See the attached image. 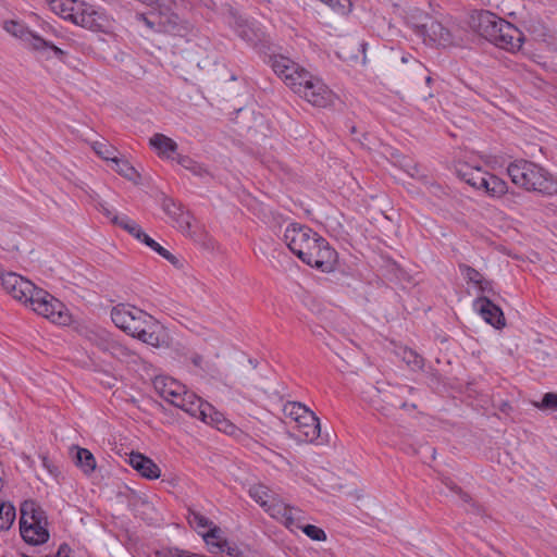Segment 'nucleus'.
Returning <instances> with one entry per match:
<instances>
[{"label": "nucleus", "mask_w": 557, "mask_h": 557, "mask_svg": "<svg viewBox=\"0 0 557 557\" xmlns=\"http://www.w3.org/2000/svg\"><path fill=\"white\" fill-rule=\"evenodd\" d=\"M112 223L122 227L131 236H133L135 239L143 243L147 247H149L151 250H153L159 256L164 258L176 269H182L184 267V262L178 257H176L171 251L162 247L154 239H152L148 234L144 232V230L137 222H135L127 215H114L112 218Z\"/></svg>", "instance_id": "obj_10"}, {"label": "nucleus", "mask_w": 557, "mask_h": 557, "mask_svg": "<svg viewBox=\"0 0 557 557\" xmlns=\"http://www.w3.org/2000/svg\"><path fill=\"white\" fill-rule=\"evenodd\" d=\"M414 32L423 38L424 42L447 47L454 44V36L450 30L441 22L425 16L420 24H414Z\"/></svg>", "instance_id": "obj_15"}, {"label": "nucleus", "mask_w": 557, "mask_h": 557, "mask_svg": "<svg viewBox=\"0 0 557 557\" xmlns=\"http://www.w3.org/2000/svg\"><path fill=\"white\" fill-rule=\"evenodd\" d=\"M15 520V508L10 503H0V530H8Z\"/></svg>", "instance_id": "obj_32"}, {"label": "nucleus", "mask_w": 557, "mask_h": 557, "mask_svg": "<svg viewBox=\"0 0 557 557\" xmlns=\"http://www.w3.org/2000/svg\"><path fill=\"white\" fill-rule=\"evenodd\" d=\"M408 174L412 177H416L418 175V168L417 165H411L408 170H407Z\"/></svg>", "instance_id": "obj_47"}, {"label": "nucleus", "mask_w": 557, "mask_h": 557, "mask_svg": "<svg viewBox=\"0 0 557 557\" xmlns=\"http://www.w3.org/2000/svg\"><path fill=\"white\" fill-rule=\"evenodd\" d=\"M154 391L166 401L175 407L181 408L185 413L195 418H212L216 413L214 407L198 397L191 392H187L186 387L177 380L158 375L153 380Z\"/></svg>", "instance_id": "obj_4"}, {"label": "nucleus", "mask_w": 557, "mask_h": 557, "mask_svg": "<svg viewBox=\"0 0 557 557\" xmlns=\"http://www.w3.org/2000/svg\"><path fill=\"white\" fill-rule=\"evenodd\" d=\"M473 308L486 323L491 324L495 329H503L506 325L503 310L487 296H479L473 301Z\"/></svg>", "instance_id": "obj_19"}, {"label": "nucleus", "mask_w": 557, "mask_h": 557, "mask_svg": "<svg viewBox=\"0 0 557 557\" xmlns=\"http://www.w3.org/2000/svg\"><path fill=\"white\" fill-rule=\"evenodd\" d=\"M284 240L302 262L322 272H332L337 263V252L317 232L306 225L289 224Z\"/></svg>", "instance_id": "obj_1"}, {"label": "nucleus", "mask_w": 557, "mask_h": 557, "mask_svg": "<svg viewBox=\"0 0 557 557\" xmlns=\"http://www.w3.org/2000/svg\"><path fill=\"white\" fill-rule=\"evenodd\" d=\"M210 425L231 436H238L242 432L232 420H210Z\"/></svg>", "instance_id": "obj_35"}, {"label": "nucleus", "mask_w": 557, "mask_h": 557, "mask_svg": "<svg viewBox=\"0 0 557 557\" xmlns=\"http://www.w3.org/2000/svg\"><path fill=\"white\" fill-rule=\"evenodd\" d=\"M511 182L527 191H536L544 195L557 193V183L554 177L539 164L528 160H516L507 168Z\"/></svg>", "instance_id": "obj_5"}, {"label": "nucleus", "mask_w": 557, "mask_h": 557, "mask_svg": "<svg viewBox=\"0 0 557 557\" xmlns=\"http://www.w3.org/2000/svg\"><path fill=\"white\" fill-rule=\"evenodd\" d=\"M401 360L413 371L422 370L424 366L423 358L410 348H403L399 352Z\"/></svg>", "instance_id": "obj_31"}, {"label": "nucleus", "mask_w": 557, "mask_h": 557, "mask_svg": "<svg viewBox=\"0 0 557 557\" xmlns=\"http://www.w3.org/2000/svg\"><path fill=\"white\" fill-rule=\"evenodd\" d=\"M272 67L274 72L283 79L285 85L297 95V88H305L307 81H310L313 77V75L310 74L306 69L301 67L289 58L283 55L274 58Z\"/></svg>", "instance_id": "obj_11"}, {"label": "nucleus", "mask_w": 557, "mask_h": 557, "mask_svg": "<svg viewBox=\"0 0 557 557\" xmlns=\"http://www.w3.org/2000/svg\"><path fill=\"white\" fill-rule=\"evenodd\" d=\"M187 557H203V556L199 555V554H190V553H188Z\"/></svg>", "instance_id": "obj_48"}, {"label": "nucleus", "mask_w": 557, "mask_h": 557, "mask_svg": "<svg viewBox=\"0 0 557 557\" xmlns=\"http://www.w3.org/2000/svg\"><path fill=\"white\" fill-rule=\"evenodd\" d=\"M194 222H195V219L188 211H185L178 218H176V220L173 221L174 226L181 233H183L185 236H188V237H194L196 234L195 230H194Z\"/></svg>", "instance_id": "obj_29"}, {"label": "nucleus", "mask_w": 557, "mask_h": 557, "mask_svg": "<svg viewBox=\"0 0 557 557\" xmlns=\"http://www.w3.org/2000/svg\"><path fill=\"white\" fill-rule=\"evenodd\" d=\"M535 407L540 409H548L557 411V393H546L541 403H535Z\"/></svg>", "instance_id": "obj_41"}, {"label": "nucleus", "mask_w": 557, "mask_h": 557, "mask_svg": "<svg viewBox=\"0 0 557 557\" xmlns=\"http://www.w3.org/2000/svg\"><path fill=\"white\" fill-rule=\"evenodd\" d=\"M29 307L39 315L59 325H67L72 321L71 313L63 302L48 292L38 288Z\"/></svg>", "instance_id": "obj_9"}, {"label": "nucleus", "mask_w": 557, "mask_h": 557, "mask_svg": "<svg viewBox=\"0 0 557 557\" xmlns=\"http://www.w3.org/2000/svg\"><path fill=\"white\" fill-rule=\"evenodd\" d=\"M0 282L8 295L25 306H29L38 290L29 280L14 272L1 273Z\"/></svg>", "instance_id": "obj_13"}, {"label": "nucleus", "mask_w": 557, "mask_h": 557, "mask_svg": "<svg viewBox=\"0 0 557 557\" xmlns=\"http://www.w3.org/2000/svg\"><path fill=\"white\" fill-rule=\"evenodd\" d=\"M470 26L481 37L511 52L518 51L524 40L523 34L515 25L490 11L472 13Z\"/></svg>", "instance_id": "obj_3"}, {"label": "nucleus", "mask_w": 557, "mask_h": 557, "mask_svg": "<svg viewBox=\"0 0 557 557\" xmlns=\"http://www.w3.org/2000/svg\"><path fill=\"white\" fill-rule=\"evenodd\" d=\"M69 21L92 32H104L109 27L108 17L92 5L82 0H74Z\"/></svg>", "instance_id": "obj_12"}, {"label": "nucleus", "mask_w": 557, "mask_h": 557, "mask_svg": "<svg viewBox=\"0 0 557 557\" xmlns=\"http://www.w3.org/2000/svg\"><path fill=\"white\" fill-rule=\"evenodd\" d=\"M168 556L169 557H187L188 552H185V550H182L178 548H173L168 552Z\"/></svg>", "instance_id": "obj_45"}, {"label": "nucleus", "mask_w": 557, "mask_h": 557, "mask_svg": "<svg viewBox=\"0 0 557 557\" xmlns=\"http://www.w3.org/2000/svg\"><path fill=\"white\" fill-rule=\"evenodd\" d=\"M4 29L13 35L14 37H17L18 39H21L23 42L26 38V35H28L29 33V29L26 28L24 25L20 24L18 22L16 21H8L4 23Z\"/></svg>", "instance_id": "obj_39"}, {"label": "nucleus", "mask_w": 557, "mask_h": 557, "mask_svg": "<svg viewBox=\"0 0 557 557\" xmlns=\"http://www.w3.org/2000/svg\"><path fill=\"white\" fill-rule=\"evenodd\" d=\"M161 206L162 210L168 214L169 218H171L172 222L185 212L181 205L176 203L173 199L168 197L163 198Z\"/></svg>", "instance_id": "obj_38"}, {"label": "nucleus", "mask_w": 557, "mask_h": 557, "mask_svg": "<svg viewBox=\"0 0 557 557\" xmlns=\"http://www.w3.org/2000/svg\"><path fill=\"white\" fill-rule=\"evenodd\" d=\"M459 270L463 277L467 280V282L473 284L478 288L479 293H493L492 282L485 280L478 270L467 264H460Z\"/></svg>", "instance_id": "obj_23"}, {"label": "nucleus", "mask_w": 557, "mask_h": 557, "mask_svg": "<svg viewBox=\"0 0 557 557\" xmlns=\"http://www.w3.org/2000/svg\"><path fill=\"white\" fill-rule=\"evenodd\" d=\"M87 341L102 354L124 363H138L139 355L106 331H90Z\"/></svg>", "instance_id": "obj_8"}, {"label": "nucleus", "mask_w": 557, "mask_h": 557, "mask_svg": "<svg viewBox=\"0 0 557 557\" xmlns=\"http://www.w3.org/2000/svg\"><path fill=\"white\" fill-rule=\"evenodd\" d=\"M20 533L29 545L38 546L48 542V520L46 512L34 500H25L21 505Z\"/></svg>", "instance_id": "obj_6"}, {"label": "nucleus", "mask_w": 557, "mask_h": 557, "mask_svg": "<svg viewBox=\"0 0 557 557\" xmlns=\"http://www.w3.org/2000/svg\"><path fill=\"white\" fill-rule=\"evenodd\" d=\"M141 18L148 27L153 28L154 25L157 24L158 32L170 34L173 36L185 37L189 35L194 29V26L189 22L182 20L174 12L160 13L158 15L157 22L150 21L145 16H141Z\"/></svg>", "instance_id": "obj_16"}, {"label": "nucleus", "mask_w": 557, "mask_h": 557, "mask_svg": "<svg viewBox=\"0 0 557 557\" xmlns=\"http://www.w3.org/2000/svg\"><path fill=\"white\" fill-rule=\"evenodd\" d=\"M425 73V66L410 54H404L394 66V77L404 86L413 85L422 78H425L426 83L430 84L432 78Z\"/></svg>", "instance_id": "obj_14"}, {"label": "nucleus", "mask_w": 557, "mask_h": 557, "mask_svg": "<svg viewBox=\"0 0 557 557\" xmlns=\"http://www.w3.org/2000/svg\"><path fill=\"white\" fill-rule=\"evenodd\" d=\"M201 536L211 553H223L225 546H227L228 541L224 536L223 531L214 524L207 532L201 533Z\"/></svg>", "instance_id": "obj_24"}, {"label": "nucleus", "mask_w": 557, "mask_h": 557, "mask_svg": "<svg viewBox=\"0 0 557 557\" xmlns=\"http://www.w3.org/2000/svg\"><path fill=\"white\" fill-rule=\"evenodd\" d=\"M101 212L108 218L110 219V221L112 222V218L114 215H116L112 210H110L109 208L104 207V206H101Z\"/></svg>", "instance_id": "obj_46"}, {"label": "nucleus", "mask_w": 557, "mask_h": 557, "mask_svg": "<svg viewBox=\"0 0 557 557\" xmlns=\"http://www.w3.org/2000/svg\"><path fill=\"white\" fill-rule=\"evenodd\" d=\"M479 190H484L492 197H502L508 191V185L504 180L487 172Z\"/></svg>", "instance_id": "obj_26"}, {"label": "nucleus", "mask_w": 557, "mask_h": 557, "mask_svg": "<svg viewBox=\"0 0 557 557\" xmlns=\"http://www.w3.org/2000/svg\"><path fill=\"white\" fill-rule=\"evenodd\" d=\"M342 359H343V362H346L347 364H349L348 360H346L344 358H342Z\"/></svg>", "instance_id": "obj_49"}, {"label": "nucleus", "mask_w": 557, "mask_h": 557, "mask_svg": "<svg viewBox=\"0 0 557 557\" xmlns=\"http://www.w3.org/2000/svg\"><path fill=\"white\" fill-rule=\"evenodd\" d=\"M149 144L157 151L158 156L168 159L172 158V154L177 150V144L163 134H154L149 139Z\"/></svg>", "instance_id": "obj_25"}, {"label": "nucleus", "mask_w": 557, "mask_h": 557, "mask_svg": "<svg viewBox=\"0 0 557 557\" xmlns=\"http://www.w3.org/2000/svg\"><path fill=\"white\" fill-rule=\"evenodd\" d=\"M298 89V96L314 107L325 108L334 102V94L318 77L313 76L307 81V85L302 89Z\"/></svg>", "instance_id": "obj_17"}, {"label": "nucleus", "mask_w": 557, "mask_h": 557, "mask_svg": "<svg viewBox=\"0 0 557 557\" xmlns=\"http://www.w3.org/2000/svg\"><path fill=\"white\" fill-rule=\"evenodd\" d=\"M188 522L189 524L197 530L200 534L203 533L201 530L206 528H211L213 525V522L210 521L208 518L202 516L198 511H189L188 513Z\"/></svg>", "instance_id": "obj_36"}, {"label": "nucleus", "mask_w": 557, "mask_h": 557, "mask_svg": "<svg viewBox=\"0 0 557 557\" xmlns=\"http://www.w3.org/2000/svg\"><path fill=\"white\" fill-rule=\"evenodd\" d=\"M447 486H448L451 491H454V492L458 493V494L460 495L461 499H462L465 503H469V502L471 500V497H470L467 493L462 492V491H461L457 485H455V484H447Z\"/></svg>", "instance_id": "obj_44"}, {"label": "nucleus", "mask_w": 557, "mask_h": 557, "mask_svg": "<svg viewBox=\"0 0 557 557\" xmlns=\"http://www.w3.org/2000/svg\"><path fill=\"white\" fill-rule=\"evenodd\" d=\"M76 463L85 473H90L96 468L94 455L86 448H77Z\"/></svg>", "instance_id": "obj_30"}, {"label": "nucleus", "mask_w": 557, "mask_h": 557, "mask_svg": "<svg viewBox=\"0 0 557 557\" xmlns=\"http://www.w3.org/2000/svg\"><path fill=\"white\" fill-rule=\"evenodd\" d=\"M113 163L115 164V171H117L127 180L136 181L139 177V174L137 173L135 168L128 163V161L123 159H116Z\"/></svg>", "instance_id": "obj_37"}, {"label": "nucleus", "mask_w": 557, "mask_h": 557, "mask_svg": "<svg viewBox=\"0 0 557 557\" xmlns=\"http://www.w3.org/2000/svg\"><path fill=\"white\" fill-rule=\"evenodd\" d=\"M299 513L300 511L298 509H296V511H294V517L298 523V527L297 525H294L290 530L294 531L295 529H301L302 532L308 536L310 537L311 540L313 541H325L326 540V534L325 532L319 528V527H315L313 524H307V525H301L299 523Z\"/></svg>", "instance_id": "obj_28"}, {"label": "nucleus", "mask_w": 557, "mask_h": 557, "mask_svg": "<svg viewBox=\"0 0 557 557\" xmlns=\"http://www.w3.org/2000/svg\"><path fill=\"white\" fill-rule=\"evenodd\" d=\"M282 410L286 418H305L306 416L318 418L314 411L299 401H287Z\"/></svg>", "instance_id": "obj_27"}, {"label": "nucleus", "mask_w": 557, "mask_h": 557, "mask_svg": "<svg viewBox=\"0 0 557 557\" xmlns=\"http://www.w3.org/2000/svg\"><path fill=\"white\" fill-rule=\"evenodd\" d=\"M128 461L129 465L146 479L156 480L161 475V470L157 463L139 453H131Z\"/></svg>", "instance_id": "obj_20"}, {"label": "nucleus", "mask_w": 557, "mask_h": 557, "mask_svg": "<svg viewBox=\"0 0 557 557\" xmlns=\"http://www.w3.org/2000/svg\"><path fill=\"white\" fill-rule=\"evenodd\" d=\"M248 493L272 518L281 521L286 528L298 527L294 517L296 508L283 503L268 486L255 484L250 486Z\"/></svg>", "instance_id": "obj_7"}, {"label": "nucleus", "mask_w": 557, "mask_h": 557, "mask_svg": "<svg viewBox=\"0 0 557 557\" xmlns=\"http://www.w3.org/2000/svg\"><path fill=\"white\" fill-rule=\"evenodd\" d=\"M73 4L74 0H49L50 9L64 20L72 14Z\"/></svg>", "instance_id": "obj_33"}, {"label": "nucleus", "mask_w": 557, "mask_h": 557, "mask_svg": "<svg viewBox=\"0 0 557 557\" xmlns=\"http://www.w3.org/2000/svg\"><path fill=\"white\" fill-rule=\"evenodd\" d=\"M456 173L460 180L466 182L471 187L479 189L483 184L484 176L487 172L479 166H472L467 163H460L457 166Z\"/></svg>", "instance_id": "obj_21"}, {"label": "nucleus", "mask_w": 557, "mask_h": 557, "mask_svg": "<svg viewBox=\"0 0 557 557\" xmlns=\"http://www.w3.org/2000/svg\"><path fill=\"white\" fill-rule=\"evenodd\" d=\"M94 149L97 152V154L100 156L104 160H110V161L114 162V160L117 159L114 154V150L112 149V147L108 146L104 143H97L94 146Z\"/></svg>", "instance_id": "obj_42"}, {"label": "nucleus", "mask_w": 557, "mask_h": 557, "mask_svg": "<svg viewBox=\"0 0 557 557\" xmlns=\"http://www.w3.org/2000/svg\"><path fill=\"white\" fill-rule=\"evenodd\" d=\"M327 7H330L334 12L338 14H346L351 9L350 0H320Z\"/></svg>", "instance_id": "obj_40"}, {"label": "nucleus", "mask_w": 557, "mask_h": 557, "mask_svg": "<svg viewBox=\"0 0 557 557\" xmlns=\"http://www.w3.org/2000/svg\"><path fill=\"white\" fill-rule=\"evenodd\" d=\"M222 554H224V557H245L238 546L231 542H227V546H225Z\"/></svg>", "instance_id": "obj_43"}, {"label": "nucleus", "mask_w": 557, "mask_h": 557, "mask_svg": "<svg viewBox=\"0 0 557 557\" xmlns=\"http://www.w3.org/2000/svg\"><path fill=\"white\" fill-rule=\"evenodd\" d=\"M176 161L194 175L205 176L208 174V170L202 164H199L187 156H177Z\"/></svg>", "instance_id": "obj_34"}, {"label": "nucleus", "mask_w": 557, "mask_h": 557, "mask_svg": "<svg viewBox=\"0 0 557 557\" xmlns=\"http://www.w3.org/2000/svg\"><path fill=\"white\" fill-rule=\"evenodd\" d=\"M111 319L119 329L145 344L153 347L169 344L166 329L141 309L120 304L111 310Z\"/></svg>", "instance_id": "obj_2"}, {"label": "nucleus", "mask_w": 557, "mask_h": 557, "mask_svg": "<svg viewBox=\"0 0 557 557\" xmlns=\"http://www.w3.org/2000/svg\"><path fill=\"white\" fill-rule=\"evenodd\" d=\"M292 422L290 435L299 442L312 443L321 440L319 443H323L327 440V435L325 438L321 435L320 420H292Z\"/></svg>", "instance_id": "obj_18"}, {"label": "nucleus", "mask_w": 557, "mask_h": 557, "mask_svg": "<svg viewBox=\"0 0 557 557\" xmlns=\"http://www.w3.org/2000/svg\"><path fill=\"white\" fill-rule=\"evenodd\" d=\"M24 45L28 49L36 52H45L46 50H51L60 60H62L63 55L65 54V52L62 49L54 46L51 41L38 36L32 30H29L28 35H26Z\"/></svg>", "instance_id": "obj_22"}]
</instances>
